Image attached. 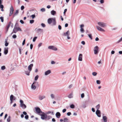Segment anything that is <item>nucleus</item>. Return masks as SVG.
Masks as SVG:
<instances>
[{"mask_svg": "<svg viewBox=\"0 0 122 122\" xmlns=\"http://www.w3.org/2000/svg\"><path fill=\"white\" fill-rule=\"evenodd\" d=\"M1 69L2 70H4L5 69V66H3L1 67Z\"/></svg>", "mask_w": 122, "mask_h": 122, "instance_id": "nucleus-35", "label": "nucleus"}, {"mask_svg": "<svg viewBox=\"0 0 122 122\" xmlns=\"http://www.w3.org/2000/svg\"><path fill=\"white\" fill-rule=\"evenodd\" d=\"M80 31L82 33H83L84 32V30L83 28H81Z\"/></svg>", "mask_w": 122, "mask_h": 122, "instance_id": "nucleus-40", "label": "nucleus"}, {"mask_svg": "<svg viewBox=\"0 0 122 122\" xmlns=\"http://www.w3.org/2000/svg\"><path fill=\"white\" fill-rule=\"evenodd\" d=\"M14 97V96L13 95H11L10 96V100H13Z\"/></svg>", "mask_w": 122, "mask_h": 122, "instance_id": "nucleus-32", "label": "nucleus"}, {"mask_svg": "<svg viewBox=\"0 0 122 122\" xmlns=\"http://www.w3.org/2000/svg\"><path fill=\"white\" fill-rule=\"evenodd\" d=\"M100 105L99 104H98L97 105L96 107V108L97 109V110H99V109L100 108Z\"/></svg>", "mask_w": 122, "mask_h": 122, "instance_id": "nucleus-31", "label": "nucleus"}, {"mask_svg": "<svg viewBox=\"0 0 122 122\" xmlns=\"http://www.w3.org/2000/svg\"><path fill=\"white\" fill-rule=\"evenodd\" d=\"M92 74L93 76H96L97 74V73L96 72H93L92 73Z\"/></svg>", "mask_w": 122, "mask_h": 122, "instance_id": "nucleus-43", "label": "nucleus"}, {"mask_svg": "<svg viewBox=\"0 0 122 122\" xmlns=\"http://www.w3.org/2000/svg\"><path fill=\"white\" fill-rule=\"evenodd\" d=\"M38 77H35V81H37L38 79Z\"/></svg>", "mask_w": 122, "mask_h": 122, "instance_id": "nucleus-60", "label": "nucleus"}, {"mask_svg": "<svg viewBox=\"0 0 122 122\" xmlns=\"http://www.w3.org/2000/svg\"><path fill=\"white\" fill-rule=\"evenodd\" d=\"M47 22L49 24H50L52 23V26L55 25L56 24V22L55 18H50L48 19Z\"/></svg>", "mask_w": 122, "mask_h": 122, "instance_id": "nucleus-1", "label": "nucleus"}, {"mask_svg": "<svg viewBox=\"0 0 122 122\" xmlns=\"http://www.w3.org/2000/svg\"><path fill=\"white\" fill-rule=\"evenodd\" d=\"M66 111V110L65 109H63L62 110V112L63 113L65 112Z\"/></svg>", "mask_w": 122, "mask_h": 122, "instance_id": "nucleus-62", "label": "nucleus"}, {"mask_svg": "<svg viewBox=\"0 0 122 122\" xmlns=\"http://www.w3.org/2000/svg\"><path fill=\"white\" fill-rule=\"evenodd\" d=\"M37 38V37H34V38H33V41L35 42L36 41V39Z\"/></svg>", "mask_w": 122, "mask_h": 122, "instance_id": "nucleus-44", "label": "nucleus"}, {"mask_svg": "<svg viewBox=\"0 0 122 122\" xmlns=\"http://www.w3.org/2000/svg\"><path fill=\"white\" fill-rule=\"evenodd\" d=\"M8 52V48L7 47L4 49V53L5 55H6Z\"/></svg>", "mask_w": 122, "mask_h": 122, "instance_id": "nucleus-19", "label": "nucleus"}, {"mask_svg": "<svg viewBox=\"0 0 122 122\" xmlns=\"http://www.w3.org/2000/svg\"><path fill=\"white\" fill-rule=\"evenodd\" d=\"M67 11V9H65L64 10V13H63L64 14V15H65L66 13V12Z\"/></svg>", "mask_w": 122, "mask_h": 122, "instance_id": "nucleus-54", "label": "nucleus"}, {"mask_svg": "<svg viewBox=\"0 0 122 122\" xmlns=\"http://www.w3.org/2000/svg\"><path fill=\"white\" fill-rule=\"evenodd\" d=\"M52 118L51 116H47L46 115V121H47L49 120Z\"/></svg>", "mask_w": 122, "mask_h": 122, "instance_id": "nucleus-25", "label": "nucleus"}, {"mask_svg": "<svg viewBox=\"0 0 122 122\" xmlns=\"http://www.w3.org/2000/svg\"><path fill=\"white\" fill-rule=\"evenodd\" d=\"M10 13L9 14V16H11L13 14L14 11V9L13 6L12 5L11 6L10 9Z\"/></svg>", "mask_w": 122, "mask_h": 122, "instance_id": "nucleus-10", "label": "nucleus"}, {"mask_svg": "<svg viewBox=\"0 0 122 122\" xmlns=\"http://www.w3.org/2000/svg\"><path fill=\"white\" fill-rule=\"evenodd\" d=\"M20 106L21 107L22 109H25L26 108V105L24 103H23V102L22 100H20Z\"/></svg>", "mask_w": 122, "mask_h": 122, "instance_id": "nucleus-2", "label": "nucleus"}, {"mask_svg": "<svg viewBox=\"0 0 122 122\" xmlns=\"http://www.w3.org/2000/svg\"><path fill=\"white\" fill-rule=\"evenodd\" d=\"M96 113L98 117H101V112L99 110H97Z\"/></svg>", "mask_w": 122, "mask_h": 122, "instance_id": "nucleus-11", "label": "nucleus"}, {"mask_svg": "<svg viewBox=\"0 0 122 122\" xmlns=\"http://www.w3.org/2000/svg\"><path fill=\"white\" fill-rule=\"evenodd\" d=\"M97 83L98 84H100V80H97L96 81Z\"/></svg>", "mask_w": 122, "mask_h": 122, "instance_id": "nucleus-48", "label": "nucleus"}, {"mask_svg": "<svg viewBox=\"0 0 122 122\" xmlns=\"http://www.w3.org/2000/svg\"><path fill=\"white\" fill-rule=\"evenodd\" d=\"M29 116L28 115H26L25 116V118L26 119H28Z\"/></svg>", "mask_w": 122, "mask_h": 122, "instance_id": "nucleus-46", "label": "nucleus"}, {"mask_svg": "<svg viewBox=\"0 0 122 122\" xmlns=\"http://www.w3.org/2000/svg\"><path fill=\"white\" fill-rule=\"evenodd\" d=\"M56 63V62L55 61H51V64H54Z\"/></svg>", "mask_w": 122, "mask_h": 122, "instance_id": "nucleus-57", "label": "nucleus"}, {"mask_svg": "<svg viewBox=\"0 0 122 122\" xmlns=\"http://www.w3.org/2000/svg\"><path fill=\"white\" fill-rule=\"evenodd\" d=\"M20 22L22 24H23L24 23V21L22 20H20Z\"/></svg>", "mask_w": 122, "mask_h": 122, "instance_id": "nucleus-61", "label": "nucleus"}, {"mask_svg": "<svg viewBox=\"0 0 122 122\" xmlns=\"http://www.w3.org/2000/svg\"><path fill=\"white\" fill-rule=\"evenodd\" d=\"M70 107L71 108H74L75 107V106L73 104H71L70 105Z\"/></svg>", "mask_w": 122, "mask_h": 122, "instance_id": "nucleus-34", "label": "nucleus"}, {"mask_svg": "<svg viewBox=\"0 0 122 122\" xmlns=\"http://www.w3.org/2000/svg\"><path fill=\"white\" fill-rule=\"evenodd\" d=\"M46 97L44 95L41 96V95H39V99L40 100H42L43 99L45 98Z\"/></svg>", "mask_w": 122, "mask_h": 122, "instance_id": "nucleus-17", "label": "nucleus"}, {"mask_svg": "<svg viewBox=\"0 0 122 122\" xmlns=\"http://www.w3.org/2000/svg\"><path fill=\"white\" fill-rule=\"evenodd\" d=\"M30 71H25V74L29 76V75L30 73Z\"/></svg>", "mask_w": 122, "mask_h": 122, "instance_id": "nucleus-39", "label": "nucleus"}, {"mask_svg": "<svg viewBox=\"0 0 122 122\" xmlns=\"http://www.w3.org/2000/svg\"><path fill=\"white\" fill-rule=\"evenodd\" d=\"M94 54L96 55L97 54L98 52L99 47L97 46H95L94 48Z\"/></svg>", "mask_w": 122, "mask_h": 122, "instance_id": "nucleus-7", "label": "nucleus"}, {"mask_svg": "<svg viewBox=\"0 0 122 122\" xmlns=\"http://www.w3.org/2000/svg\"><path fill=\"white\" fill-rule=\"evenodd\" d=\"M34 21L33 20H30V24H32L34 22Z\"/></svg>", "mask_w": 122, "mask_h": 122, "instance_id": "nucleus-41", "label": "nucleus"}, {"mask_svg": "<svg viewBox=\"0 0 122 122\" xmlns=\"http://www.w3.org/2000/svg\"><path fill=\"white\" fill-rule=\"evenodd\" d=\"M36 88V86L34 84H33V83L31 85V88L32 89L35 90Z\"/></svg>", "mask_w": 122, "mask_h": 122, "instance_id": "nucleus-23", "label": "nucleus"}, {"mask_svg": "<svg viewBox=\"0 0 122 122\" xmlns=\"http://www.w3.org/2000/svg\"><path fill=\"white\" fill-rule=\"evenodd\" d=\"M33 64H30V65H29L28 67V69L29 71H30L32 70V68L33 66Z\"/></svg>", "mask_w": 122, "mask_h": 122, "instance_id": "nucleus-14", "label": "nucleus"}, {"mask_svg": "<svg viewBox=\"0 0 122 122\" xmlns=\"http://www.w3.org/2000/svg\"><path fill=\"white\" fill-rule=\"evenodd\" d=\"M82 55L81 54H80L78 58V60L80 61H82Z\"/></svg>", "mask_w": 122, "mask_h": 122, "instance_id": "nucleus-16", "label": "nucleus"}, {"mask_svg": "<svg viewBox=\"0 0 122 122\" xmlns=\"http://www.w3.org/2000/svg\"><path fill=\"white\" fill-rule=\"evenodd\" d=\"M41 25L43 27H45L46 26V25H45V24L43 23L41 24Z\"/></svg>", "mask_w": 122, "mask_h": 122, "instance_id": "nucleus-47", "label": "nucleus"}, {"mask_svg": "<svg viewBox=\"0 0 122 122\" xmlns=\"http://www.w3.org/2000/svg\"><path fill=\"white\" fill-rule=\"evenodd\" d=\"M24 8V7L23 5H22L21 6V10H23Z\"/></svg>", "mask_w": 122, "mask_h": 122, "instance_id": "nucleus-51", "label": "nucleus"}, {"mask_svg": "<svg viewBox=\"0 0 122 122\" xmlns=\"http://www.w3.org/2000/svg\"><path fill=\"white\" fill-rule=\"evenodd\" d=\"M51 98L52 99H54V96L53 94H52L51 95Z\"/></svg>", "mask_w": 122, "mask_h": 122, "instance_id": "nucleus-45", "label": "nucleus"}, {"mask_svg": "<svg viewBox=\"0 0 122 122\" xmlns=\"http://www.w3.org/2000/svg\"><path fill=\"white\" fill-rule=\"evenodd\" d=\"M51 13L52 15H54L56 14V12L54 10H52L51 11Z\"/></svg>", "mask_w": 122, "mask_h": 122, "instance_id": "nucleus-22", "label": "nucleus"}, {"mask_svg": "<svg viewBox=\"0 0 122 122\" xmlns=\"http://www.w3.org/2000/svg\"><path fill=\"white\" fill-rule=\"evenodd\" d=\"M100 2L102 4L103 3H104V0H100Z\"/></svg>", "mask_w": 122, "mask_h": 122, "instance_id": "nucleus-59", "label": "nucleus"}, {"mask_svg": "<svg viewBox=\"0 0 122 122\" xmlns=\"http://www.w3.org/2000/svg\"><path fill=\"white\" fill-rule=\"evenodd\" d=\"M8 40L7 38L6 39H5V46H8L9 43H8L7 42V40Z\"/></svg>", "mask_w": 122, "mask_h": 122, "instance_id": "nucleus-28", "label": "nucleus"}, {"mask_svg": "<svg viewBox=\"0 0 122 122\" xmlns=\"http://www.w3.org/2000/svg\"><path fill=\"white\" fill-rule=\"evenodd\" d=\"M41 11L42 12H44L45 11V9L44 8H42L41 9Z\"/></svg>", "mask_w": 122, "mask_h": 122, "instance_id": "nucleus-38", "label": "nucleus"}, {"mask_svg": "<svg viewBox=\"0 0 122 122\" xmlns=\"http://www.w3.org/2000/svg\"><path fill=\"white\" fill-rule=\"evenodd\" d=\"M61 115V114L59 112H57L56 114V117L58 118H59L60 117Z\"/></svg>", "mask_w": 122, "mask_h": 122, "instance_id": "nucleus-18", "label": "nucleus"}, {"mask_svg": "<svg viewBox=\"0 0 122 122\" xmlns=\"http://www.w3.org/2000/svg\"><path fill=\"white\" fill-rule=\"evenodd\" d=\"M0 19L1 20V21L3 22L4 21V18L3 17L1 16L0 17Z\"/></svg>", "mask_w": 122, "mask_h": 122, "instance_id": "nucleus-37", "label": "nucleus"}, {"mask_svg": "<svg viewBox=\"0 0 122 122\" xmlns=\"http://www.w3.org/2000/svg\"><path fill=\"white\" fill-rule=\"evenodd\" d=\"M63 122H71L70 121L68 118H64L63 119Z\"/></svg>", "mask_w": 122, "mask_h": 122, "instance_id": "nucleus-24", "label": "nucleus"}, {"mask_svg": "<svg viewBox=\"0 0 122 122\" xmlns=\"http://www.w3.org/2000/svg\"><path fill=\"white\" fill-rule=\"evenodd\" d=\"M16 35H14L12 36V37L13 38L15 39L16 38Z\"/></svg>", "mask_w": 122, "mask_h": 122, "instance_id": "nucleus-50", "label": "nucleus"}, {"mask_svg": "<svg viewBox=\"0 0 122 122\" xmlns=\"http://www.w3.org/2000/svg\"><path fill=\"white\" fill-rule=\"evenodd\" d=\"M21 48H19V53L20 54H21Z\"/></svg>", "mask_w": 122, "mask_h": 122, "instance_id": "nucleus-63", "label": "nucleus"}, {"mask_svg": "<svg viewBox=\"0 0 122 122\" xmlns=\"http://www.w3.org/2000/svg\"><path fill=\"white\" fill-rule=\"evenodd\" d=\"M0 8L1 9V10L2 11H4V10L3 9V8H4V6L3 5H1L0 6Z\"/></svg>", "mask_w": 122, "mask_h": 122, "instance_id": "nucleus-33", "label": "nucleus"}, {"mask_svg": "<svg viewBox=\"0 0 122 122\" xmlns=\"http://www.w3.org/2000/svg\"><path fill=\"white\" fill-rule=\"evenodd\" d=\"M68 97L70 98H71L73 97V95L72 93H71L69 94Z\"/></svg>", "mask_w": 122, "mask_h": 122, "instance_id": "nucleus-30", "label": "nucleus"}, {"mask_svg": "<svg viewBox=\"0 0 122 122\" xmlns=\"http://www.w3.org/2000/svg\"><path fill=\"white\" fill-rule=\"evenodd\" d=\"M32 18V19H33L35 17V14L33 15H32L31 16Z\"/></svg>", "mask_w": 122, "mask_h": 122, "instance_id": "nucleus-49", "label": "nucleus"}, {"mask_svg": "<svg viewBox=\"0 0 122 122\" xmlns=\"http://www.w3.org/2000/svg\"><path fill=\"white\" fill-rule=\"evenodd\" d=\"M81 43L83 45H84L85 44V42L84 41H82L81 42Z\"/></svg>", "mask_w": 122, "mask_h": 122, "instance_id": "nucleus-64", "label": "nucleus"}, {"mask_svg": "<svg viewBox=\"0 0 122 122\" xmlns=\"http://www.w3.org/2000/svg\"><path fill=\"white\" fill-rule=\"evenodd\" d=\"M58 28L60 30H61V26L60 25H58Z\"/></svg>", "mask_w": 122, "mask_h": 122, "instance_id": "nucleus-58", "label": "nucleus"}, {"mask_svg": "<svg viewBox=\"0 0 122 122\" xmlns=\"http://www.w3.org/2000/svg\"><path fill=\"white\" fill-rule=\"evenodd\" d=\"M67 115L68 116H70L71 114V113L70 112H69L67 113Z\"/></svg>", "mask_w": 122, "mask_h": 122, "instance_id": "nucleus-53", "label": "nucleus"}, {"mask_svg": "<svg viewBox=\"0 0 122 122\" xmlns=\"http://www.w3.org/2000/svg\"><path fill=\"white\" fill-rule=\"evenodd\" d=\"M11 24V22H9L8 24L6 26V32L7 33L8 31V29L10 26V24Z\"/></svg>", "mask_w": 122, "mask_h": 122, "instance_id": "nucleus-13", "label": "nucleus"}, {"mask_svg": "<svg viewBox=\"0 0 122 122\" xmlns=\"http://www.w3.org/2000/svg\"><path fill=\"white\" fill-rule=\"evenodd\" d=\"M48 49L53 50L54 51H56L57 50V48L53 46H49L48 47Z\"/></svg>", "mask_w": 122, "mask_h": 122, "instance_id": "nucleus-8", "label": "nucleus"}, {"mask_svg": "<svg viewBox=\"0 0 122 122\" xmlns=\"http://www.w3.org/2000/svg\"><path fill=\"white\" fill-rule=\"evenodd\" d=\"M33 83V84L35 85L36 86H39L38 82L36 81H34Z\"/></svg>", "mask_w": 122, "mask_h": 122, "instance_id": "nucleus-27", "label": "nucleus"}, {"mask_svg": "<svg viewBox=\"0 0 122 122\" xmlns=\"http://www.w3.org/2000/svg\"><path fill=\"white\" fill-rule=\"evenodd\" d=\"M51 71L50 70H48L46 71L45 73V75L46 76L51 73Z\"/></svg>", "mask_w": 122, "mask_h": 122, "instance_id": "nucleus-21", "label": "nucleus"}, {"mask_svg": "<svg viewBox=\"0 0 122 122\" xmlns=\"http://www.w3.org/2000/svg\"><path fill=\"white\" fill-rule=\"evenodd\" d=\"M21 30L20 28L19 27H15V26L14 28V29L13 31V32L12 33V34L13 33H16L18 31H21Z\"/></svg>", "mask_w": 122, "mask_h": 122, "instance_id": "nucleus-3", "label": "nucleus"}, {"mask_svg": "<svg viewBox=\"0 0 122 122\" xmlns=\"http://www.w3.org/2000/svg\"><path fill=\"white\" fill-rule=\"evenodd\" d=\"M42 43H39L38 45V47H40L42 45Z\"/></svg>", "mask_w": 122, "mask_h": 122, "instance_id": "nucleus-55", "label": "nucleus"}, {"mask_svg": "<svg viewBox=\"0 0 122 122\" xmlns=\"http://www.w3.org/2000/svg\"><path fill=\"white\" fill-rule=\"evenodd\" d=\"M10 116L8 117V118H7V122H10Z\"/></svg>", "mask_w": 122, "mask_h": 122, "instance_id": "nucleus-29", "label": "nucleus"}, {"mask_svg": "<svg viewBox=\"0 0 122 122\" xmlns=\"http://www.w3.org/2000/svg\"><path fill=\"white\" fill-rule=\"evenodd\" d=\"M25 39L24 40H23V42H22V45H24L25 44Z\"/></svg>", "mask_w": 122, "mask_h": 122, "instance_id": "nucleus-56", "label": "nucleus"}, {"mask_svg": "<svg viewBox=\"0 0 122 122\" xmlns=\"http://www.w3.org/2000/svg\"><path fill=\"white\" fill-rule=\"evenodd\" d=\"M97 24L99 26L102 27H104L107 26L106 24L103 22H98Z\"/></svg>", "mask_w": 122, "mask_h": 122, "instance_id": "nucleus-4", "label": "nucleus"}, {"mask_svg": "<svg viewBox=\"0 0 122 122\" xmlns=\"http://www.w3.org/2000/svg\"><path fill=\"white\" fill-rule=\"evenodd\" d=\"M19 13L18 10H16L15 11V12L14 14L13 15V17H14L16 15H17Z\"/></svg>", "mask_w": 122, "mask_h": 122, "instance_id": "nucleus-26", "label": "nucleus"}, {"mask_svg": "<svg viewBox=\"0 0 122 122\" xmlns=\"http://www.w3.org/2000/svg\"><path fill=\"white\" fill-rule=\"evenodd\" d=\"M85 96L84 94V93H82L81 95V97L82 98H83Z\"/></svg>", "mask_w": 122, "mask_h": 122, "instance_id": "nucleus-42", "label": "nucleus"}, {"mask_svg": "<svg viewBox=\"0 0 122 122\" xmlns=\"http://www.w3.org/2000/svg\"><path fill=\"white\" fill-rule=\"evenodd\" d=\"M102 119L104 122H107V118L105 116H103L102 117Z\"/></svg>", "mask_w": 122, "mask_h": 122, "instance_id": "nucleus-20", "label": "nucleus"}, {"mask_svg": "<svg viewBox=\"0 0 122 122\" xmlns=\"http://www.w3.org/2000/svg\"><path fill=\"white\" fill-rule=\"evenodd\" d=\"M88 36L91 39H92V37L91 34H89L88 35Z\"/></svg>", "mask_w": 122, "mask_h": 122, "instance_id": "nucleus-36", "label": "nucleus"}, {"mask_svg": "<svg viewBox=\"0 0 122 122\" xmlns=\"http://www.w3.org/2000/svg\"><path fill=\"white\" fill-rule=\"evenodd\" d=\"M70 35V33L69 30L67 31L66 32H64L63 35V36H67V39H69L70 38V37H69Z\"/></svg>", "mask_w": 122, "mask_h": 122, "instance_id": "nucleus-5", "label": "nucleus"}, {"mask_svg": "<svg viewBox=\"0 0 122 122\" xmlns=\"http://www.w3.org/2000/svg\"><path fill=\"white\" fill-rule=\"evenodd\" d=\"M36 30V31L37 33H39V32H43V30L42 29L39 28L37 29L36 28L35 30Z\"/></svg>", "mask_w": 122, "mask_h": 122, "instance_id": "nucleus-15", "label": "nucleus"}, {"mask_svg": "<svg viewBox=\"0 0 122 122\" xmlns=\"http://www.w3.org/2000/svg\"><path fill=\"white\" fill-rule=\"evenodd\" d=\"M39 115L41 116V118L42 119L45 120H46V114H45L44 112H42V114H39Z\"/></svg>", "mask_w": 122, "mask_h": 122, "instance_id": "nucleus-6", "label": "nucleus"}, {"mask_svg": "<svg viewBox=\"0 0 122 122\" xmlns=\"http://www.w3.org/2000/svg\"><path fill=\"white\" fill-rule=\"evenodd\" d=\"M96 27L97 29L98 30L103 32H104L105 31V30L104 29H103L100 27L98 26H96Z\"/></svg>", "mask_w": 122, "mask_h": 122, "instance_id": "nucleus-12", "label": "nucleus"}, {"mask_svg": "<svg viewBox=\"0 0 122 122\" xmlns=\"http://www.w3.org/2000/svg\"><path fill=\"white\" fill-rule=\"evenodd\" d=\"M35 109L36 110V112L39 114H41L40 113H42L43 112H42L41 111V109L39 107H36L35 108Z\"/></svg>", "mask_w": 122, "mask_h": 122, "instance_id": "nucleus-9", "label": "nucleus"}, {"mask_svg": "<svg viewBox=\"0 0 122 122\" xmlns=\"http://www.w3.org/2000/svg\"><path fill=\"white\" fill-rule=\"evenodd\" d=\"M33 45L32 44H31L30 45V49H31V50L32 49V48L33 47Z\"/></svg>", "mask_w": 122, "mask_h": 122, "instance_id": "nucleus-52", "label": "nucleus"}]
</instances>
